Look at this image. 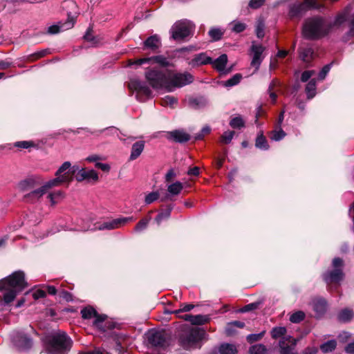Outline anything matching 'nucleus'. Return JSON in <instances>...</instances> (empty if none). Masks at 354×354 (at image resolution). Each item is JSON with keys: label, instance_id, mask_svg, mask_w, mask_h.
<instances>
[{"label": "nucleus", "instance_id": "64", "mask_svg": "<svg viewBox=\"0 0 354 354\" xmlns=\"http://www.w3.org/2000/svg\"><path fill=\"white\" fill-rule=\"evenodd\" d=\"M46 293L43 290H37L32 295L33 298L35 299H38L44 298V297H46Z\"/></svg>", "mask_w": 354, "mask_h": 354}, {"label": "nucleus", "instance_id": "11", "mask_svg": "<svg viewBox=\"0 0 354 354\" xmlns=\"http://www.w3.org/2000/svg\"><path fill=\"white\" fill-rule=\"evenodd\" d=\"M78 170V166L71 167L70 162H64L55 173L63 183H69L75 178V174Z\"/></svg>", "mask_w": 354, "mask_h": 354}, {"label": "nucleus", "instance_id": "53", "mask_svg": "<svg viewBox=\"0 0 354 354\" xmlns=\"http://www.w3.org/2000/svg\"><path fill=\"white\" fill-rule=\"evenodd\" d=\"M159 198V194L157 192H153L148 194L145 196V202L146 204H151L156 201Z\"/></svg>", "mask_w": 354, "mask_h": 354}, {"label": "nucleus", "instance_id": "51", "mask_svg": "<svg viewBox=\"0 0 354 354\" xmlns=\"http://www.w3.org/2000/svg\"><path fill=\"white\" fill-rule=\"evenodd\" d=\"M178 100L174 96L167 95L164 98L162 99L161 104L164 106L169 105L173 106L177 104Z\"/></svg>", "mask_w": 354, "mask_h": 354}, {"label": "nucleus", "instance_id": "55", "mask_svg": "<svg viewBox=\"0 0 354 354\" xmlns=\"http://www.w3.org/2000/svg\"><path fill=\"white\" fill-rule=\"evenodd\" d=\"M149 218H143L140 220L135 227V230L137 232H140L145 230L149 223Z\"/></svg>", "mask_w": 354, "mask_h": 354}, {"label": "nucleus", "instance_id": "2", "mask_svg": "<svg viewBox=\"0 0 354 354\" xmlns=\"http://www.w3.org/2000/svg\"><path fill=\"white\" fill-rule=\"evenodd\" d=\"M331 25L326 24L322 17H315L306 20L302 30L304 37L317 39L326 36L330 30Z\"/></svg>", "mask_w": 354, "mask_h": 354}, {"label": "nucleus", "instance_id": "41", "mask_svg": "<svg viewBox=\"0 0 354 354\" xmlns=\"http://www.w3.org/2000/svg\"><path fill=\"white\" fill-rule=\"evenodd\" d=\"M255 145L257 148L263 150H267L269 148L267 140L262 133L258 135L256 139Z\"/></svg>", "mask_w": 354, "mask_h": 354}, {"label": "nucleus", "instance_id": "12", "mask_svg": "<svg viewBox=\"0 0 354 354\" xmlns=\"http://www.w3.org/2000/svg\"><path fill=\"white\" fill-rule=\"evenodd\" d=\"M129 88L137 93V98L142 101L144 98L150 97L151 95V91L149 87L143 82L138 80H131L129 83Z\"/></svg>", "mask_w": 354, "mask_h": 354}, {"label": "nucleus", "instance_id": "22", "mask_svg": "<svg viewBox=\"0 0 354 354\" xmlns=\"http://www.w3.org/2000/svg\"><path fill=\"white\" fill-rule=\"evenodd\" d=\"M169 138L176 142H187L190 139V136L182 130H175L168 133Z\"/></svg>", "mask_w": 354, "mask_h": 354}, {"label": "nucleus", "instance_id": "13", "mask_svg": "<svg viewBox=\"0 0 354 354\" xmlns=\"http://www.w3.org/2000/svg\"><path fill=\"white\" fill-rule=\"evenodd\" d=\"M148 341L155 347L165 348L168 345L167 336L163 330L151 331L148 335Z\"/></svg>", "mask_w": 354, "mask_h": 354}, {"label": "nucleus", "instance_id": "33", "mask_svg": "<svg viewBox=\"0 0 354 354\" xmlns=\"http://www.w3.org/2000/svg\"><path fill=\"white\" fill-rule=\"evenodd\" d=\"M220 354H236L237 348L232 344H223L219 347Z\"/></svg>", "mask_w": 354, "mask_h": 354}, {"label": "nucleus", "instance_id": "47", "mask_svg": "<svg viewBox=\"0 0 354 354\" xmlns=\"http://www.w3.org/2000/svg\"><path fill=\"white\" fill-rule=\"evenodd\" d=\"M234 133H235L234 131H225L221 136V142L225 145L230 143L234 136Z\"/></svg>", "mask_w": 354, "mask_h": 354}, {"label": "nucleus", "instance_id": "27", "mask_svg": "<svg viewBox=\"0 0 354 354\" xmlns=\"http://www.w3.org/2000/svg\"><path fill=\"white\" fill-rule=\"evenodd\" d=\"M299 57L306 63H309L313 59L314 53L310 46H302L299 48Z\"/></svg>", "mask_w": 354, "mask_h": 354}, {"label": "nucleus", "instance_id": "14", "mask_svg": "<svg viewBox=\"0 0 354 354\" xmlns=\"http://www.w3.org/2000/svg\"><path fill=\"white\" fill-rule=\"evenodd\" d=\"M12 340L19 350L28 349L32 346V340L26 335L21 332L13 333Z\"/></svg>", "mask_w": 354, "mask_h": 354}, {"label": "nucleus", "instance_id": "48", "mask_svg": "<svg viewBox=\"0 0 354 354\" xmlns=\"http://www.w3.org/2000/svg\"><path fill=\"white\" fill-rule=\"evenodd\" d=\"M242 78L241 74L236 73L233 77L225 82L224 86H233L238 84Z\"/></svg>", "mask_w": 354, "mask_h": 354}, {"label": "nucleus", "instance_id": "45", "mask_svg": "<svg viewBox=\"0 0 354 354\" xmlns=\"http://www.w3.org/2000/svg\"><path fill=\"white\" fill-rule=\"evenodd\" d=\"M208 33L209 37L214 41H218L221 39L223 35V32L221 30V29L218 28H213L210 29Z\"/></svg>", "mask_w": 354, "mask_h": 354}, {"label": "nucleus", "instance_id": "43", "mask_svg": "<svg viewBox=\"0 0 354 354\" xmlns=\"http://www.w3.org/2000/svg\"><path fill=\"white\" fill-rule=\"evenodd\" d=\"M81 315L84 319H91L97 315V311L92 307H86L81 310Z\"/></svg>", "mask_w": 354, "mask_h": 354}, {"label": "nucleus", "instance_id": "34", "mask_svg": "<svg viewBox=\"0 0 354 354\" xmlns=\"http://www.w3.org/2000/svg\"><path fill=\"white\" fill-rule=\"evenodd\" d=\"M286 133L285 131L280 127H277L275 126V129L270 132V139L274 141H279L282 140Z\"/></svg>", "mask_w": 354, "mask_h": 354}, {"label": "nucleus", "instance_id": "10", "mask_svg": "<svg viewBox=\"0 0 354 354\" xmlns=\"http://www.w3.org/2000/svg\"><path fill=\"white\" fill-rule=\"evenodd\" d=\"M174 56L167 54V55H159L150 57L140 58L134 61L129 60V65L136 64L140 66L143 64H157L162 67L171 66V60Z\"/></svg>", "mask_w": 354, "mask_h": 354}, {"label": "nucleus", "instance_id": "59", "mask_svg": "<svg viewBox=\"0 0 354 354\" xmlns=\"http://www.w3.org/2000/svg\"><path fill=\"white\" fill-rule=\"evenodd\" d=\"M331 64L324 66L319 73V80H324L330 69Z\"/></svg>", "mask_w": 354, "mask_h": 354}, {"label": "nucleus", "instance_id": "46", "mask_svg": "<svg viewBox=\"0 0 354 354\" xmlns=\"http://www.w3.org/2000/svg\"><path fill=\"white\" fill-rule=\"evenodd\" d=\"M230 125L234 129H241L245 126V122L241 117L238 116L230 120Z\"/></svg>", "mask_w": 354, "mask_h": 354}, {"label": "nucleus", "instance_id": "7", "mask_svg": "<svg viewBox=\"0 0 354 354\" xmlns=\"http://www.w3.org/2000/svg\"><path fill=\"white\" fill-rule=\"evenodd\" d=\"M194 80L193 76L189 73H179L169 70V80L167 91H173L176 87H182L192 83Z\"/></svg>", "mask_w": 354, "mask_h": 354}, {"label": "nucleus", "instance_id": "24", "mask_svg": "<svg viewBox=\"0 0 354 354\" xmlns=\"http://www.w3.org/2000/svg\"><path fill=\"white\" fill-rule=\"evenodd\" d=\"M145 142L143 140H140L133 144L129 156V160H134L141 155L145 149Z\"/></svg>", "mask_w": 354, "mask_h": 354}, {"label": "nucleus", "instance_id": "9", "mask_svg": "<svg viewBox=\"0 0 354 354\" xmlns=\"http://www.w3.org/2000/svg\"><path fill=\"white\" fill-rule=\"evenodd\" d=\"M334 270L326 272L324 274V280L327 283H338L343 279L344 273L342 272L343 261L339 257H336L333 261Z\"/></svg>", "mask_w": 354, "mask_h": 354}, {"label": "nucleus", "instance_id": "16", "mask_svg": "<svg viewBox=\"0 0 354 354\" xmlns=\"http://www.w3.org/2000/svg\"><path fill=\"white\" fill-rule=\"evenodd\" d=\"M75 179L78 182H81L83 180H86L88 182H96L98 180V174L93 169L87 170L84 168L80 169V167H78V170L77 171V174H75Z\"/></svg>", "mask_w": 354, "mask_h": 354}, {"label": "nucleus", "instance_id": "57", "mask_svg": "<svg viewBox=\"0 0 354 354\" xmlns=\"http://www.w3.org/2000/svg\"><path fill=\"white\" fill-rule=\"evenodd\" d=\"M245 28L246 25L244 23L236 21L234 23L232 30L236 33H239L245 30Z\"/></svg>", "mask_w": 354, "mask_h": 354}, {"label": "nucleus", "instance_id": "4", "mask_svg": "<svg viewBox=\"0 0 354 354\" xmlns=\"http://www.w3.org/2000/svg\"><path fill=\"white\" fill-rule=\"evenodd\" d=\"M145 77L153 88H165L167 91L169 70L162 71L156 67L147 68L145 73Z\"/></svg>", "mask_w": 354, "mask_h": 354}, {"label": "nucleus", "instance_id": "25", "mask_svg": "<svg viewBox=\"0 0 354 354\" xmlns=\"http://www.w3.org/2000/svg\"><path fill=\"white\" fill-rule=\"evenodd\" d=\"M212 63V58L208 57L205 53H199L196 55L194 58L189 62V64L193 67Z\"/></svg>", "mask_w": 354, "mask_h": 354}, {"label": "nucleus", "instance_id": "26", "mask_svg": "<svg viewBox=\"0 0 354 354\" xmlns=\"http://www.w3.org/2000/svg\"><path fill=\"white\" fill-rule=\"evenodd\" d=\"M351 12V7L346 6L341 12H339L335 17L333 24H327L333 26H339L347 20V17Z\"/></svg>", "mask_w": 354, "mask_h": 354}, {"label": "nucleus", "instance_id": "28", "mask_svg": "<svg viewBox=\"0 0 354 354\" xmlns=\"http://www.w3.org/2000/svg\"><path fill=\"white\" fill-rule=\"evenodd\" d=\"M47 192L42 185L40 188L33 190L32 192L25 195L24 198L27 201L33 203L41 198Z\"/></svg>", "mask_w": 354, "mask_h": 354}, {"label": "nucleus", "instance_id": "42", "mask_svg": "<svg viewBox=\"0 0 354 354\" xmlns=\"http://www.w3.org/2000/svg\"><path fill=\"white\" fill-rule=\"evenodd\" d=\"M286 332H287V330L285 327L277 326V327H274L272 329V330L270 332V335L273 339H277L285 335Z\"/></svg>", "mask_w": 354, "mask_h": 354}, {"label": "nucleus", "instance_id": "8", "mask_svg": "<svg viewBox=\"0 0 354 354\" xmlns=\"http://www.w3.org/2000/svg\"><path fill=\"white\" fill-rule=\"evenodd\" d=\"M322 6L316 0H304L302 3H295L290 6V18L300 17L309 9H319Z\"/></svg>", "mask_w": 354, "mask_h": 354}, {"label": "nucleus", "instance_id": "35", "mask_svg": "<svg viewBox=\"0 0 354 354\" xmlns=\"http://www.w3.org/2000/svg\"><path fill=\"white\" fill-rule=\"evenodd\" d=\"M173 209V206L172 205H169L167 207V208L162 212H160L158 215L156 217L155 220L156 221V223L160 225V223L163 221V220H166L167 218H169L170 215H171V210Z\"/></svg>", "mask_w": 354, "mask_h": 354}, {"label": "nucleus", "instance_id": "50", "mask_svg": "<svg viewBox=\"0 0 354 354\" xmlns=\"http://www.w3.org/2000/svg\"><path fill=\"white\" fill-rule=\"evenodd\" d=\"M304 317L305 314L303 312L297 311L290 316V321L292 323H299L304 319Z\"/></svg>", "mask_w": 354, "mask_h": 354}, {"label": "nucleus", "instance_id": "49", "mask_svg": "<svg viewBox=\"0 0 354 354\" xmlns=\"http://www.w3.org/2000/svg\"><path fill=\"white\" fill-rule=\"evenodd\" d=\"M15 147L21 149H29L30 147H35L36 145L32 141H19L14 144Z\"/></svg>", "mask_w": 354, "mask_h": 354}, {"label": "nucleus", "instance_id": "54", "mask_svg": "<svg viewBox=\"0 0 354 354\" xmlns=\"http://www.w3.org/2000/svg\"><path fill=\"white\" fill-rule=\"evenodd\" d=\"M62 196L63 193L61 191H57L55 192L50 193L48 196V198L50 199L51 205H54L57 203L56 199L62 198Z\"/></svg>", "mask_w": 354, "mask_h": 354}, {"label": "nucleus", "instance_id": "56", "mask_svg": "<svg viewBox=\"0 0 354 354\" xmlns=\"http://www.w3.org/2000/svg\"><path fill=\"white\" fill-rule=\"evenodd\" d=\"M46 50H41L39 52H37V53H35L33 54L28 55L27 57V60L32 62V61L37 60L41 57H44L46 55Z\"/></svg>", "mask_w": 354, "mask_h": 354}, {"label": "nucleus", "instance_id": "44", "mask_svg": "<svg viewBox=\"0 0 354 354\" xmlns=\"http://www.w3.org/2000/svg\"><path fill=\"white\" fill-rule=\"evenodd\" d=\"M62 184H63V183L62 182L60 178L58 176H56V178L46 182L43 186L44 187L46 191L47 192L49 189H51L54 187H58Z\"/></svg>", "mask_w": 354, "mask_h": 354}, {"label": "nucleus", "instance_id": "60", "mask_svg": "<svg viewBox=\"0 0 354 354\" xmlns=\"http://www.w3.org/2000/svg\"><path fill=\"white\" fill-rule=\"evenodd\" d=\"M210 131H211V129L208 126H206V127H204L200 133H198L196 136V139L197 140H202L203 138V137L209 133H210Z\"/></svg>", "mask_w": 354, "mask_h": 354}, {"label": "nucleus", "instance_id": "58", "mask_svg": "<svg viewBox=\"0 0 354 354\" xmlns=\"http://www.w3.org/2000/svg\"><path fill=\"white\" fill-rule=\"evenodd\" d=\"M266 0H250L249 6L252 9H257L261 7Z\"/></svg>", "mask_w": 354, "mask_h": 354}, {"label": "nucleus", "instance_id": "63", "mask_svg": "<svg viewBox=\"0 0 354 354\" xmlns=\"http://www.w3.org/2000/svg\"><path fill=\"white\" fill-rule=\"evenodd\" d=\"M60 297L62 298H63L64 300H66V301H71L73 300V296L72 295L66 291V290H62L61 292H60Z\"/></svg>", "mask_w": 354, "mask_h": 354}, {"label": "nucleus", "instance_id": "5", "mask_svg": "<svg viewBox=\"0 0 354 354\" xmlns=\"http://www.w3.org/2000/svg\"><path fill=\"white\" fill-rule=\"evenodd\" d=\"M205 332L198 328H191L185 330L179 337L180 345L185 349L194 348L197 343L204 338Z\"/></svg>", "mask_w": 354, "mask_h": 354}, {"label": "nucleus", "instance_id": "40", "mask_svg": "<svg viewBox=\"0 0 354 354\" xmlns=\"http://www.w3.org/2000/svg\"><path fill=\"white\" fill-rule=\"evenodd\" d=\"M337 342L335 339L329 340L320 346V349L323 353L332 352L335 349Z\"/></svg>", "mask_w": 354, "mask_h": 354}, {"label": "nucleus", "instance_id": "62", "mask_svg": "<svg viewBox=\"0 0 354 354\" xmlns=\"http://www.w3.org/2000/svg\"><path fill=\"white\" fill-rule=\"evenodd\" d=\"M314 73V71H305L301 74V80L303 82H307Z\"/></svg>", "mask_w": 354, "mask_h": 354}, {"label": "nucleus", "instance_id": "52", "mask_svg": "<svg viewBox=\"0 0 354 354\" xmlns=\"http://www.w3.org/2000/svg\"><path fill=\"white\" fill-rule=\"evenodd\" d=\"M266 333V331L263 330L262 332H261L260 333H258V334H250V335H248L246 337L247 339V341L249 342V343H252V342H257L259 340H260L265 335Z\"/></svg>", "mask_w": 354, "mask_h": 354}, {"label": "nucleus", "instance_id": "38", "mask_svg": "<svg viewBox=\"0 0 354 354\" xmlns=\"http://www.w3.org/2000/svg\"><path fill=\"white\" fill-rule=\"evenodd\" d=\"M306 93L308 99H312L316 94V80H311L306 86Z\"/></svg>", "mask_w": 354, "mask_h": 354}, {"label": "nucleus", "instance_id": "39", "mask_svg": "<svg viewBox=\"0 0 354 354\" xmlns=\"http://www.w3.org/2000/svg\"><path fill=\"white\" fill-rule=\"evenodd\" d=\"M250 354H268L266 346L262 344L252 346L249 349Z\"/></svg>", "mask_w": 354, "mask_h": 354}, {"label": "nucleus", "instance_id": "29", "mask_svg": "<svg viewBox=\"0 0 354 354\" xmlns=\"http://www.w3.org/2000/svg\"><path fill=\"white\" fill-rule=\"evenodd\" d=\"M106 317H107L106 315H99L97 313V315H95L94 317L95 320L93 322V325L95 327H97V328H99L100 330H102L103 331H104L106 330V328H113V326H111V325L106 326V324H105L104 326L103 325V323L106 320Z\"/></svg>", "mask_w": 354, "mask_h": 354}, {"label": "nucleus", "instance_id": "30", "mask_svg": "<svg viewBox=\"0 0 354 354\" xmlns=\"http://www.w3.org/2000/svg\"><path fill=\"white\" fill-rule=\"evenodd\" d=\"M227 62V56L223 54L212 63L214 67L218 71H223Z\"/></svg>", "mask_w": 354, "mask_h": 354}, {"label": "nucleus", "instance_id": "36", "mask_svg": "<svg viewBox=\"0 0 354 354\" xmlns=\"http://www.w3.org/2000/svg\"><path fill=\"white\" fill-rule=\"evenodd\" d=\"M183 188V184L179 181H176V183H172L168 186L167 191L169 194L176 196L181 192Z\"/></svg>", "mask_w": 354, "mask_h": 354}, {"label": "nucleus", "instance_id": "61", "mask_svg": "<svg viewBox=\"0 0 354 354\" xmlns=\"http://www.w3.org/2000/svg\"><path fill=\"white\" fill-rule=\"evenodd\" d=\"M257 36L262 38L264 36V24L263 22H259L256 28Z\"/></svg>", "mask_w": 354, "mask_h": 354}, {"label": "nucleus", "instance_id": "37", "mask_svg": "<svg viewBox=\"0 0 354 354\" xmlns=\"http://www.w3.org/2000/svg\"><path fill=\"white\" fill-rule=\"evenodd\" d=\"M210 318L209 315H192L191 324L193 325H203L209 322Z\"/></svg>", "mask_w": 354, "mask_h": 354}, {"label": "nucleus", "instance_id": "20", "mask_svg": "<svg viewBox=\"0 0 354 354\" xmlns=\"http://www.w3.org/2000/svg\"><path fill=\"white\" fill-rule=\"evenodd\" d=\"M187 105L193 109H200L207 105V100L204 97H189L187 99Z\"/></svg>", "mask_w": 354, "mask_h": 354}, {"label": "nucleus", "instance_id": "3", "mask_svg": "<svg viewBox=\"0 0 354 354\" xmlns=\"http://www.w3.org/2000/svg\"><path fill=\"white\" fill-rule=\"evenodd\" d=\"M71 339L64 332L54 334L49 341L47 350L50 354H66L72 346Z\"/></svg>", "mask_w": 354, "mask_h": 354}, {"label": "nucleus", "instance_id": "6", "mask_svg": "<svg viewBox=\"0 0 354 354\" xmlns=\"http://www.w3.org/2000/svg\"><path fill=\"white\" fill-rule=\"evenodd\" d=\"M194 28V24L188 20H180L176 22L170 30L171 38L181 40L189 36Z\"/></svg>", "mask_w": 354, "mask_h": 354}, {"label": "nucleus", "instance_id": "32", "mask_svg": "<svg viewBox=\"0 0 354 354\" xmlns=\"http://www.w3.org/2000/svg\"><path fill=\"white\" fill-rule=\"evenodd\" d=\"M313 308L318 315L324 313L326 309V301L324 299H317L313 301Z\"/></svg>", "mask_w": 354, "mask_h": 354}, {"label": "nucleus", "instance_id": "15", "mask_svg": "<svg viewBox=\"0 0 354 354\" xmlns=\"http://www.w3.org/2000/svg\"><path fill=\"white\" fill-rule=\"evenodd\" d=\"M133 221H134V219L132 216L118 218L112 221L103 223L98 227V228L100 230L117 229L124 225L128 222Z\"/></svg>", "mask_w": 354, "mask_h": 354}, {"label": "nucleus", "instance_id": "21", "mask_svg": "<svg viewBox=\"0 0 354 354\" xmlns=\"http://www.w3.org/2000/svg\"><path fill=\"white\" fill-rule=\"evenodd\" d=\"M39 184V182L36 178L30 177L21 180L18 183V188L21 192H26L31 189Z\"/></svg>", "mask_w": 354, "mask_h": 354}, {"label": "nucleus", "instance_id": "31", "mask_svg": "<svg viewBox=\"0 0 354 354\" xmlns=\"http://www.w3.org/2000/svg\"><path fill=\"white\" fill-rule=\"evenodd\" d=\"M353 312L351 309L345 308L342 310L338 314V319L342 322H348L352 319Z\"/></svg>", "mask_w": 354, "mask_h": 354}, {"label": "nucleus", "instance_id": "17", "mask_svg": "<svg viewBox=\"0 0 354 354\" xmlns=\"http://www.w3.org/2000/svg\"><path fill=\"white\" fill-rule=\"evenodd\" d=\"M296 344V339L291 336H285L279 341L280 353L291 354V351Z\"/></svg>", "mask_w": 354, "mask_h": 354}, {"label": "nucleus", "instance_id": "1", "mask_svg": "<svg viewBox=\"0 0 354 354\" xmlns=\"http://www.w3.org/2000/svg\"><path fill=\"white\" fill-rule=\"evenodd\" d=\"M28 286L25 280V274L22 271H16L7 277L0 280V292L6 291L3 295V301L10 304Z\"/></svg>", "mask_w": 354, "mask_h": 354}, {"label": "nucleus", "instance_id": "23", "mask_svg": "<svg viewBox=\"0 0 354 354\" xmlns=\"http://www.w3.org/2000/svg\"><path fill=\"white\" fill-rule=\"evenodd\" d=\"M74 21L71 19L70 20H68L64 24L59 23L57 25H53L48 28V32L49 34H56L59 32L68 30L71 28L73 26Z\"/></svg>", "mask_w": 354, "mask_h": 354}, {"label": "nucleus", "instance_id": "19", "mask_svg": "<svg viewBox=\"0 0 354 354\" xmlns=\"http://www.w3.org/2000/svg\"><path fill=\"white\" fill-rule=\"evenodd\" d=\"M162 44L160 37L157 35L148 37L144 41V49H149L152 52H156L160 48Z\"/></svg>", "mask_w": 354, "mask_h": 354}, {"label": "nucleus", "instance_id": "18", "mask_svg": "<svg viewBox=\"0 0 354 354\" xmlns=\"http://www.w3.org/2000/svg\"><path fill=\"white\" fill-rule=\"evenodd\" d=\"M251 49L253 53L251 65L258 68L262 61L261 55L264 50V48L261 45L253 44Z\"/></svg>", "mask_w": 354, "mask_h": 354}]
</instances>
